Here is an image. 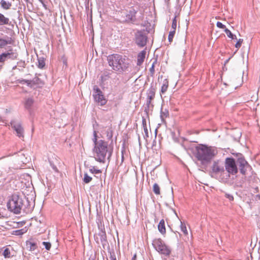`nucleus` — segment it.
Returning a JSON list of instances; mask_svg holds the SVG:
<instances>
[{"label": "nucleus", "instance_id": "864d4df0", "mask_svg": "<svg viewBox=\"0 0 260 260\" xmlns=\"http://www.w3.org/2000/svg\"><path fill=\"white\" fill-rule=\"evenodd\" d=\"M256 199H258L260 200V195L259 194L256 195Z\"/></svg>", "mask_w": 260, "mask_h": 260}, {"label": "nucleus", "instance_id": "a211bd4d", "mask_svg": "<svg viewBox=\"0 0 260 260\" xmlns=\"http://www.w3.org/2000/svg\"><path fill=\"white\" fill-rule=\"evenodd\" d=\"M146 53V52L145 50H143L138 54L137 62V66H141L143 63L145 58Z\"/></svg>", "mask_w": 260, "mask_h": 260}, {"label": "nucleus", "instance_id": "aec40b11", "mask_svg": "<svg viewBox=\"0 0 260 260\" xmlns=\"http://www.w3.org/2000/svg\"><path fill=\"white\" fill-rule=\"evenodd\" d=\"M100 237V241L104 246L107 243V236L105 231H101L98 234Z\"/></svg>", "mask_w": 260, "mask_h": 260}, {"label": "nucleus", "instance_id": "4c0bfd02", "mask_svg": "<svg viewBox=\"0 0 260 260\" xmlns=\"http://www.w3.org/2000/svg\"><path fill=\"white\" fill-rule=\"evenodd\" d=\"M156 63V61L153 62V63L152 64V66L151 67V68H150L149 69V71L150 72V74L152 76L154 73H155V70H154V67H155V63Z\"/></svg>", "mask_w": 260, "mask_h": 260}, {"label": "nucleus", "instance_id": "f3484780", "mask_svg": "<svg viewBox=\"0 0 260 260\" xmlns=\"http://www.w3.org/2000/svg\"><path fill=\"white\" fill-rule=\"evenodd\" d=\"M34 104V100L32 98H28L25 100L24 101V107L29 112H31L32 107Z\"/></svg>", "mask_w": 260, "mask_h": 260}, {"label": "nucleus", "instance_id": "79ce46f5", "mask_svg": "<svg viewBox=\"0 0 260 260\" xmlns=\"http://www.w3.org/2000/svg\"><path fill=\"white\" fill-rule=\"evenodd\" d=\"M224 32H225V34H226L227 36L229 37V38H231V37H232L233 36V34L232 33V32L228 28H225L224 29Z\"/></svg>", "mask_w": 260, "mask_h": 260}, {"label": "nucleus", "instance_id": "7ed1b4c3", "mask_svg": "<svg viewBox=\"0 0 260 260\" xmlns=\"http://www.w3.org/2000/svg\"><path fill=\"white\" fill-rule=\"evenodd\" d=\"M216 154L217 151L215 148L204 145L197 146L194 152L196 157L203 165L209 164Z\"/></svg>", "mask_w": 260, "mask_h": 260}, {"label": "nucleus", "instance_id": "ea45409f", "mask_svg": "<svg viewBox=\"0 0 260 260\" xmlns=\"http://www.w3.org/2000/svg\"><path fill=\"white\" fill-rule=\"evenodd\" d=\"M110 260H117L116 256L114 252H110Z\"/></svg>", "mask_w": 260, "mask_h": 260}, {"label": "nucleus", "instance_id": "bb28decb", "mask_svg": "<svg viewBox=\"0 0 260 260\" xmlns=\"http://www.w3.org/2000/svg\"><path fill=\"white\" fill-rule=\"evenodd\" d=\"M38 67L40 69H43L45 66V60L43 57L38 58Z\"/></svg>", "mask_w": 260, "mask_h": 260}, {"label": "nucleus", "instance_id": "3c124183", "mask_svg": "<svg viewBox=\"0 0 260 260\" xmlns=\"http://www.w3.org/2000/svg\"><path fill=\"white\" fill-rule=\"evenodd\" d=\"M136 259H137V254H135L134 255L133 257H132V260H136Z\"/></svg>", "mask_w": 260, "mask_h": 260}, {"label": "nucleus", "instance_id": "49530a36", "mask_svg": "<svg viewBox=\"0 0 260 260\" xmlns=\"http://www.w3.org/2000/svg\"><path fill=\"white\" fill-rule=\"evenodd\" d=\"M225 197L226 198H228L230 201H233L234 200V197L233 196L230 194H225Z\"/></svg>", "mask_w": 260, "mask_h": 260}, {"label": "nucleus", "instance_id": "b1692460", "mask_svg": "<svg viewBox=\"0 0 260 260\" xmlns=\"http://www.w3.org/2000/svg\"><path fill=\"white\" fill-rule=\"evenodd\" d=\"M1 6L3 8L6 10L9 9L11 6V4L7 2L5 0H2L1 2Z\"/></svg>", "mask_w": 260, "mask_h": 260}, {"label": "nucleus", "instance_id": "5fc2aeb1", "mask_svg": "<svg viewBox=\"0 0 260 260\" xmlns=\"http://www.w3.org/2000/svg\"><path fill=\"white\" fill-rule=\"evenodd\" d=\"M230 59V58H229L228 59H227L225 62V63H226L227 62H228L229 60Z\"/></svg>", "mask_w": 260, "mask_h": 260}, {"label": "nucleus", "instance_id": "6e6d98bb", "mask_svg": "<svg viewBox=\"0 0 260 260\" xmlns=\"http://www.w3.org/2000/svg\"><path fill=\"white\" fill-rule=\"evenodd\" d=\"M255 190H256L257 191H258V188H257V187L255 188Z\"/></svg>", "mask_w": 260, "mask_h": 260}, {"label": "nucleus", "instance_id": "6e6552de", "mask_svg": "<svg viewBox=\"0 0 260 260\" xmlns=\"http://www.w3.org/2000/svg\"><path fill=\"white\" fill-rule=\"evenodd\" d=\"M237 163L239 167L240 171L242 174H245L247 169L250 168V166L242 154L238 155Z\"/></svg>", "mask_w": 260, "mask_h": 260}, {"label": "nucleus", "instance_id": "a19ab883", "mask_svg": "<svg viewBox=\"0 0 260 260\" xmlns=\"http://www.w3.org/2000/svg\"><path fill=\"white\" fill-rule=\"evenodd\" d=\"M216 25L218 27L220 28H222V29H225L226 28L225 26L221 22H219V21H218L216 23Z\"/></svg>", "mask_w": 260, "mask_h": 260}, {"label": "nucleus", "instance_id": "a878e982", "mask_svg": "<svg viewBox=\"0 0 260 260\" xmlns=\"http://www.w3.org/2000/svg\"><path fill=\"white\" fill-rule=\"evenodd\" d=\"M106 137L108 140H111L113 137V131L111 127H109L106 131Z\"/></svg>", "mask_w": 260, "mask_h": 260}, {"label": "nucleus", "instance_id": "1a4fd4ad", "mask_svg": "<svg viewBox=\"0 0 260 260\" xmlns=\"http://www.w3.org/2000/svg\"><path fill=\"white\" fill-rule=\"evenodd\" d=\"M94 90L95 91V93L93 95V96L94 101L101 106L105 105L106 104L107 101L105 98L102 91L97 87L96 88L94 87Z\"/></svg>", "mask_w": 260, "mask_h": 260}, {"label": "nucleus", "instance_id": "f8f14e48", "mask_svg": "<svg viewBox=\"0 0 260 260\" xmlns=\"http://www.w3.org/2000/svg\"><path fill=\"white\" fill-rule=\"evenodd\" d=\"M156 87L151 85L147 92V106L149 107L151 104L152 100L155 98Z\"/></svg>", "mask_w": 260, "mask_h": 260}, {"label": "nucleus", "instance_id": "423d86ee", "mask_svg": "<svg viewBox=\"0 0 260 260\" xmlns=\"http://www.w3.org/2000/svg\"><path fill=\"white\" fill-rule=\"evenodd\" d=\"M147 34L144 30H138L135 35V41L136 44L140 47H144L147 42Z\"/></svg>", "mask_w": 260, "mask_h": 260}, {"label": "nucleus", "instance_id": "4be33fe9", "mask_svg": "<svg viewBox=\"0 0 260 260\" xmlns=\"http://www.w3.org/2000/svg\"><path fill=\"white\" fill-rule=\"evenodd\" d=\"M169 86V81L167 79H165L163 81L162 85L161 87L160 93H165L168 90Z\"/></svg>", "mask_w": 260, "mask_h": 260}, {"label": "nucleus", "instance_id": "c85d7f7f", "mask_svg": "<svg viewBox=\"0 0 260 260\" xmlns=\"http://www.w3.org/2000/svg\"><path fill=\"white\" fill-rule=\"evenodd\" d=\"M153 191L155 194H160V187L157 183L154 184L153 186Z\"/></svg>", "mask_w": 260, "mask_h": 260}, {"label": "nucleus", "instance_id": "393cba45", "mask_svg": "<svg viewBox=\"0 0 260 260\" xmlns=\"http://www.w3.org/2000/svg\"><path fill=\"white\" fill-rule=\"evenodd\" d=\"M3 255L5 258H10L12 256L10 249L6 247L3 252Z\"/></svg>", "mask_w": 260, "mask_h": 260}, {"label": "nucleus", "instance_id": "39448f33", "mask_svg": "<svg viewBox=\"0 0 260 260\" xmlns=\"http://www.w3.org/2000/svg\"><path fill=\"white\" fill-rule=\"evenodd\" d=\"M152 245L159 253L166 256L170 255L171 252V248L160 238L154 239L152 241Z\"/></svg>", "mask_w": 260, "mask_h": 260}, {"label": "nucleus", "instance_id": "2f4dec72", "mask_svg": "<svg viewBox=\"0 0 260 260\" xmlns=\"http://www.w3.org/2000/svg\"><path fill=\"white\" fill-rule=\"evenodd\" d=\"M169 116V112L167 110H165L164 111L161 110L160 113V117L162 120L166 118H167Z\"/></svg>", "mask_w": 260, "mask_h": 260}, {"label": "nucleus", "instance_id": "7c9ffc66", "mask_svg": "<svg viewBox=\"0 0 260 260\" xmlns=\"http://www.w3.org/2000/svg\"><path fill=\"white\" fill-rule=\"evenodd\" d=\"M175 32H176V30H171L169 32V36H168V40L170 43L173 41V39L175 36Z\"/></svg>", "mask_w": 260, "mask_h": 260}, {"label": "nucleus", "instance_id": "58836bf2", "mask_svg": "<svg viewBox=\"0 0 260 260\" xmlns=\"http://www.w3.org/2000/svg\"><path fill=\"white\" fill-rule=\"evenodd\" d=\"M243 41V39H239L236 44H235V47L237 48V49L240 48L241 46Z\"/></svg>", "mask_w": 260, "mask_h": 260}, {"label": "nucleus", "instance_id": "8fccbe9b", "mask_svg": "<svg viewBox=\"0 0 260 260\" xmlns=\"http://www.w3.org/2000/svg\"><path fill=\"white\" fill-rule=\"evenodd\" d=\"M230 38L232 40H236L237 39L236 36L234 35H233L232 37H231Z\"/></svg>", "mask_w": 260, "mask_h": 260}, {"label": "nucleus", "instance_id": "f03ea898", "mask_svg": "<svg viewBox=\"0 0 260 260\" xmlns=\"http://www.w3.org/2000/svg\"><path fill=\"white\" fill-rule=\"evenodd\" d=\"M109 67L118 73L129 72L132 68V60L127 56L119 54H112L107 56Z\"/></svg>", "mask_w": 260, "mask_h": 260}, {"label": "nucleus", "instance_id": "5701e85b", "mask_svg": "<svg viewBox=\"0 0 260 260\" xmlns=\"http://www.w3.org/2000/svg\"><path fill=\"white\" fill-rule=\"evenodd\" d=\"M26 246L30 251H34L37 248L36 243L30 241L26 242Z\"/></svg>", "mask_w": 260, "mask_h": 260}, {"label": "nucleus", "instance_id": "c756f323", "mask_svg": "<svg viewBox=\"0 0 260 260\" xmlns=\"http://www.w3.org/2000/svg\"><path fill=\"white\" fill-rule=\"evenodd\" d=\"M92 177L89 176L87 174V173H84L83 181L85 183H89L92 180Z\"/></svg>", "mask_w": 260, "mask_h": 260}, {"label": "nucleus", "instance_id": "09e8293b", "mask_svg": "<svg viewBox=\"0 0 260 260\" xmlns=\"http://www.w3.org/2000/svg\"><path fill=\"white\" fill-rule=\"evenodd\" d=\"M25 80L26 79H18L17 82L20 84H25Z\"/></svg>", "mask_w": 260, "mask_h": 260}, {"label": "nucleus", "instance_id": "6ab92c4d", "mask_svg": "<svg viewBox=\"0 0 260 260\" xmlns=\"http://www.w3.org/2000/svg\"><path fill=\"white\" fill-rule=\"evenodd\" d=\"M10 19L0 13V26L10 25L11 24Z\"/></svg>", "mask_w": 260, "mask_h": 260}, {"label": "nucleus", "instance_id": "dca6fc26", "mask_svg": "<svg viewBox=\"0 0 260 260\" xmlns=\"http://www.w3.org/2000/svg\"><path fill=\"white\" fill-rule=\"evenodd\" d=\"M44 84V82L38 77H35L32 80V88H42Z\"/></svg>", "mask_w": 260, "mask_h": 260}, {"label": "nucleus", "instance_id": "72a5a7b5", "mask_svg": "<svg viewBox=\"0 0 260 260\" xmlns=\"http://www.w3.org/2000/svg\"><path fill=\"white\" fill-rule=\"evenodd\" d=\"M18 156L19 157V160L22 162L23 164L26 163V160H24V155L23 153L19 152V154H18Z\"/></svg>", "mask_w": 260, "mask_h": 260}, {"label": "nucleus", "instance_id": "cd10ccee", "mask_svg": "<svg viewBox=\"0 0 260 260\" xmlns=\"http://www.w3.org/2000/svg\"><path fill=\"white\" fill-rule=\"evenodd\" d=\"M180 228L184 235L186 236L188 235V232L184 222L181 221Z\"/></svg>", "mask_w": 260, "mask_h": 260}, {"label": "nucleus", "instance_id": "f257e3e1", "mask_svg": "<svg viewBox=\"0 0 260 260\" xmlns=\"http://www.w3.org/2000/svg\"><path fill=\"white\" fill-rule=\"evenodd\" d=\"M92 141L94 143L93 153L95 160L105 163L106 159L110 160L113 153V147L105 140H98L97 132L95 131L93 132Z\"/></svg>", "mask_w": 260, "mask_h": 260}, {"label": "nucleus", "instance_id": "473e14b6", "mask_svg": "<svg viewBox=\"0 0 260 260\" xmlns=\"http://www.w3.org/2000/svg\"><path fill=\"white\" fill-rule=\"evenodd\" d=\"M177 16H175L172 20L171 30H176L177 27Z\"/></svg>", "mask_w": 260, "mask_h": 260}, {"label": "nucleus", "instance_id": "c9c22d12", "mask_svg": "<svg viewBox=\"0 0 260 260\" xmlns=\"http://www.w3.org/2000/svg\"><path fill=\"white\" fill-rule=\"evenodd\" d=\"M43 245L44 246H45V248L47 250H49L51 248V244L50 242H43L42 243Z\"/></svg>", "mask_w": 260, "mask_h": 260}, {"label": "nucleus", "instance_id": "de8ad7c7", "mask_svg": "<svg viewBox=\"0 0 260 260\" xmlns=\"http://www.w3.org/2000/svg\"><path fill=\"white\" fill-rule=\"evenodd\" d=\"M143 129L144 131V133H145V137L146 138H148L149 137V135H148V131L147 127H144Z\"/></svg>", "mask_w": 260, "mask_h": 260}, {"label": "nucleus", "instance_id": "603ef678", "mask_svg": "<svg viewBox=\"0 0 260 260\" xmlns=\"http://www.w3.org/2000/svg\"><path fill=\"white\" fill-rule=\"evenodd\" d=\"M52 168H53V170H54V171H55L56 172H57V171H58V170H57V168H56V166H53L52 167Z\"/></svg>", "mask_w": 260, "mask_h": 260}, {"label": "nucleus", "instance_id": "0eeeda50", "mask_svg": "<svg viewBox=\"0 0 260 260\" xmlns=\"http://www.w3.org/2000/svg\"><path fill=\"white\" fill-rule=\"evenodd\" d=\"M225 169L229 174L235 175L238 172V168L235 160L232 157H228L225 160Z\"/></svg>", "mask_w": 260, "mask_h": 260}, {"label": "nucleus", "instance_id": "f704fd0d", "mask_svg": "<svg viewBox=\"0 0 260 260\" xmlns=\"http://www.w3.org/2000/svg\"><path fill=\"white\" fill-rule=\"evenodd\" d=\"M89 171L92 174H100L102 172L100 170L95 169L94 167L90 169Z\"/></svg>", "mask_w": 260, "mask_h": 260}, {"label": "nucleus", "instance_id": "ddd939ff", "mask_svg": "<svg viewBox=\"0 0 260 260\" xmlns=\"http://www.w3.org/2000/svg\"><path fill=\"white\" fill-rule=\"evenodd\" d=\"M3 53L4 54V56L6 60L8 59L14 60L16 59L18 56L17 53L14 52L13 50L11 47L8 49L7 52H4Z\"/></svg>", "mask_w": 260, "mask_h": 260}, {"label": "nucleus", "instance_id": "9d476101", "mask_svg": "<svg viewBox=\"0 0 260 260\" xmlns=\"http://www.w3.org/2000/svg\"><path fill=\"white\" fill-rule=\"evenodd\" d=\"M224 167L220 164L218 161H214L211 168V176H216L224 173Z\"/></svg>", "mask_w": 260, "mask_h": 260}, {"label": "nucleus", "instance_id": "e433bc0d", "mask_svg": "<svg viewBox=\"0 0 260 260\" xmlns=\"http://www.w3.org/2000/svg\"><path fill=\"white\" fill-rule=\"evenodd\" d=\"M24 233L23 230H17L13 232V234L16 236H20Z\"/></svg>", "mask_w": 260, "mask_h": 260}, {"label": "nucleus", "instance_id": "2eb2a0df", "mask_svg": "<svg viewBox=\"0 0 260 260\" xmlns=\"http://www.w3.org/2000/svg\"><path fill=\"white\" fill-rule=\"evenodd\" d=\"M136 13L137 11L134 8H131L126 15V20L131 22H135L136 20Z\"/></svg>", "mask_w": 260, "mask_h": 260}, {"label": "nucleus", "instance_id": "c03bdc74", "mask_svg": "<svg viewBox=\"0 0 260 260\" xmlns=\"http://www.w3.org/2000/svg\"><path fill=\"white\" fill-rule=\"evenodd\" d=\"M6 60V59L4 56V54L3 53L0 55V62L4 63Z\"/></svg>", "mask_w": 260, "mask_h": 260}, {"label": "nucleus", "instance_id": "20e7f679", "mask_svg": "<svg viewBox=\"0 0 260 260\" xmlns=\"http://www.w3.org/2000/svg\"><path fill=\"white\" fill-rule=\"evenodd\" d=\"M8 209L14 214H19L23 206V200L18 195L13 194L7 203Z\"/></svg>", "mask_w": 260, "mask_h": 260}, {"label": "nucleus", "instance_id": "9b49d317", "mask_svg": "<svg viewBox=\"0 0 260 260\" xmlns=\"http://www.w3.org/2000/svg\"><path fill=\"white\" fill-rule=\"evenodd\" d=\"M10 125L16 132L17 136L19 138H24V129L20 123H16L15 121H11Z\"/></svg>", "mask_w": 260, "mask_h": 260}, {"label": "nucleus", "instance_id": "a18cd8bd", "mask_svg": "<svg viewBox=\"0 0 260 260\" xmlns=\"http://www.w3.org/2000/svg\"><path fill=\"white\" fill-rule=\"evenodd\" d=\"M142 126H143V128L147 127L146 120L145 118L144 117H142Z\"/></svg>", "mask_w": 260, "mask_h": 260}, {"label": "nucleus", "instance_id": "4468645a", "mask_svg": "<svg viewBox=\"0 0 260 260\" xmlns=\"http://www.w3.org/2000/svg\"><path fill=\"white\" fill-rule=\"evenodd\" d=\"M13 41L11 37L6 36L5 39L0 37V48H4L7 45H11Z\"/></svg>", "mask_w": 260, "mask_h": 260}, {"label": "nucleus", "instance_id": "412c9836", "mask_svg": "<svg viewBox=\"0 0 260 260\" xmlns=\"http://www.w3.org/2000/svg\"><path fill=\"white\" fill-rule=\"evenodd\" d=\"M158 230L159 232L162 235L166 234V228H165V220L164 219H161L158 225Z\"/></svg>", "mask_w": 260, "mask_h": 260}, {"label": "nucleus", "instance_id": "37998d69", "mask_svg": "<svg viewBox=\"0 0 260 260\" xmlns=\"http://www.w3.org/2000/svg\"><path fill=\"white\" fill-rule=\"evenodd\" d=\"M25 83H26L28 87L32 88V80H25Z\"/></svg>", "mask_w": 260, "mask_h": 260}]
</instances>
